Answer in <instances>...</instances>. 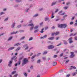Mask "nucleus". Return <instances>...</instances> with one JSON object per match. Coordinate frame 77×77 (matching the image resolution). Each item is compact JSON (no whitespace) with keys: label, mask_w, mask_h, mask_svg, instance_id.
Returning a JSON list of instances; mask_svg holds the SVG:
<instances>
[{"label":"nucleus","mask_w":77,"mask_h":77,"mask_svg":"<svg viewBox=\"0 0 77 77\" xmlns=\"http://www.w3.org/2000/svg\"><path fill=\"white\" fill-rule=\"evenodd\" d=\"M12 39V37H10L8 39V41H10V40H11Z\"/></svg>","instance_id":"obj_25"},{"label":"nucleus","mask_w":77,"mask_h":77,"mask_svg":"<svg viewBox=\"0 0 77 77\" xmlns=\"http://www.w3.org/2000/svg\"><path fill=\"white\" fill-rule=\"evenodd\" d=\"M63 41L64 42V44H65V45L67 44H68L67 43V42H66V41H65V40H63Z\"/></svg>","instance_id":"obj_21"},{"label":"nucleus","mask_w":77,"mask_h":77,"mask_svg":"<svg viewBox=\"0 0 77 77\" xmlns=\"http://www.w3.org/2000/svg\"><path fill=\"white\" fill-rule=\"evenodd\" d=\"M54 34H55V32H53L51 34V36H54Z\"/></svg>","instance_id":"obj_45"},{"label":"nucleus","mask_w":77,"mask_h":77,"mask_svg":"<svg viewBox=\"0 0 77 77\" xmlns=\"http://www.w3.org/2000/svg\"><path fill=\"white\" fill-rule=\"evenodd\" d=\"M38 30H39L38 29L36 30H35L34 32V33H36V32H38Z\"/></svg>","instance_id":"obj_33"},{"label":"nucleus","mask_w":77,"mask_h":77,"mask_svg":"<svg viewBox=\"0 0 77 77\" xmlns=\"http://www.w3.org/2000/svg\"><path fill=\"white\" fill-rule=\"evenodd\" d=\"M25 47H26L25 48V50H27L29 48V47L27 46V45H24Z\"/></svg>","instance_id":"obj_9"},{"label":"nucleus","mask_w":77,"mask_h":77,"mask_svg":"<svg viewBox=\"0 0 77 77\" xmlns=\"http://www.w3.org/2000/svg\"><path fill=\"white\" fill-rule=\"evenodd\" d=\"M38 14H36L34 16V17H38Z\"/></svg>","instance_id":"obj_38"},{"label":"nucleus","mask_w":77,"mask_h":77,"mask_svg":"<svg viewBox=\"0 0 77 77\" xmlns=\"http://www.w3.org/2000/svg\"><path fill=\"white\" fill-rule=\"evenodd\" d=\"M5 14V13L3 12H2L0 13V14L1 15H2V14Z\"/></svg>","instance_id":"obj_53"},{"label":"nucleus","mask_w":77,"mask_h":77,"mask_svg":"<svg viewBox=\"0 0 77 77\" xmlns=\"http://www.w3.org/2000/svg\"><path fill=\"white\" fill-rule=\"evenodd\" d=\"M38 28V26H36L35 27L34 29H36Z\"/></svg>","instance_id":"obj_35"},{"label":"nucleus","mask_w":77,"mask_h":77,"mask_svg":"<svg viewBox=\"0 0 77 77\" xmlns=\"http://www.w3.org/2000/svg\"><path fill=\"white\" fill-rule=\"evenodd\" d=\"M70 4V2H67L66 3V5H69Z\"/></svg>","instance_id":"obj_36"},{"label":"nucleus","mask_w":77,"mask_h":77,"mask_svg":"<svg viewBox=\"0 0 77 77\" xmlns=\"http://www.w3.org/2000/svg\"><path fill=\"white\" fill-rule=\"evenodd\" d=\"M69 76H70V74L67 75H66V77H69Z\"/></svg>","instance_id":"obj_48"},{"label":"nucleus","mask_w":77,"mask_h":77,"mask_svg":"<svg viewBox=\"0 0 77 77\" xmlns=\"http://www.w3.org/2000/svg\"><path fill=\"white\" fill-rule=\"evenodd\" d=\"M60 38V37H57L56 38V40H58Z\"/></svg>","instance_id":"obj_43"},{"label":"nucleus","mask_w":77,"mask_h":77,"mask_svg":"<svg viewBox=\"0 0 77 77\" xmlns=\"http://www.w3.org/2000/svg\"><path fill=\"white\" fill-rule=\"evenodd\" d=\"M51 14V18H54V16L53 15V14L52 13Z\"/></svg>","instance_id":"obj_24"},{"label":"nucleus","mask_w":77,"mask_h":77,"mask_svg":"<svg viewBox=\"0 0 77 77\" xmlns=\"http://www.w3.org/2000/svg\"><path fill=\"white\" fill-rule=\"evenodd\" d=\"M57 55H54V56L53 57L54 58H56V57H57Z\"/></svg>","instance_id":"obj_46"},{"label":"nucleus","mask_w":77,"mask_h":77,"mask_svg":"<svg viewBox=\"0 0 77 77\" xmlns=\"http://www.w3.org/2000/svg\"><path fill=\"white\" fill-rule=\"evenodd\" d=\"M75 18V17H73L72 18V19H71L72 20H74V19Z\"/></svg>","instance_id":"obj_52"},{"label":"nucleus","mask_w":77,"mask_h":77,"mask_svg":"<svg viewBox=\"0 0 77 77\" xmlns=\"http://www.w3.org/2000/svg\"><path fill=\"white\" fill-rule=\"evenodd\" d=\"M33 39V38L32 37H31L29 39V41H31V40H32Z\"/></svg>","instance_id":"obj_50"},{"label":"nucleus","mask_w":77,"mask_h":77,"mask_svg":"<svg viewBox=\"0 0 77 77\" xmlns=\"http://www.w3.org/2000/svg\"><path fill=\"white\" fill-rule=\"evenodd\" d=\"M30 68L31 69H33V67L32 66H31V67H30Z\"/></svg>","instance_id":"obj_57"},{"label":"nucleus","mask_w":77,"mask_h":77,"mask_svg":"<svg viewBox=\"0 0 77 77\" xmlns=\"http://www.w3.org/2000/svg\"><path fill=\"white\" fill-rule=\"evenodd\" d=\"M40 62H41V60H38L37 63H40Z\"/></svg>","instance_id":"obj_37"},{"label":"nucleus","mask_w":77,"mask_h":77,"mask_svg":"<svg viewBox=\"0 0 77 77\" xmlns=\"http://www.w3.org/2000/svg\"><path fill=\"white\" fill-rule=\"evenodd\" d=\"M71 68H73L74 69H75L76 68V67H75V66H71Z\"/></svg>","instance_id":"obj_26"},{"label":"nucleus","mask_w":77,"mask_h":77,"mask_svg":"<svg viewBox=\"0 0 77 77\" xmlns=\"http://www.w3.org/2000/svg\"><path fill=\"white\" fill-rule=\"evenodd\" d=\"M75 40H77V37H75Z\"/></svg>","instance_id":"obj_58"},{"label":"nucleus","mask_w":77,"mask_h":77,"mask_svg":"<svg viewBox=\"0 0 77 77\" xmlns=\"http://www.w3.org/2000/svg\"><path fill=\"white\" fill-rule=\"evenodd\" d=\"M54 37H51L48 38V39L49 40H53L54 39Z\"/></svg>","instance_id":"obj_12"},{"label":"nucleus","mask_w":77,"mask_h":77,"mask_svg":"<svg viewBox=\"0 0 77 77\" xmlns=\"http://www.w3.org/2000/svg\"><path fill=\"white\" fill-rule=\"evenodd\" d=\"M40 54H41V53H38L37 55V56H39Z\"/></svg>","instance_id":"obj_56"},{"label":"nucleus","mask_w":77,"mask_h":77,"mask_svg":"<svg viewBox=\"0 0 77 77\" xmlns=\"http://www.w3.org/2000/svg\"><path fill=\"white\" fill-rule=\"evenodd\" d=\"M48 20V18H46L45 19V21H46L47 20Z\"/></svg>","instance_id":"obj_42"},{"label":"nucleus","mask_w":77,"mask_h":77,"mask_svg":"<svg viewBox=\"0 0 77 77\" xmlns=\"http://www.w3.org/2000/svg\"><path fill=\"white\" fill-rule=\"evenodd\" d=\"M47 53V51H44V53H43V54H45Z\"/></svg>","instance_id":"obj_28"},{"label":"nucleus","mask_w":77,"mask_h":77,"mask_svg":"<svg viewBox=\"0 0 77 77\" xmlns=\"http://www.w3.org/2000/svg\"><path fill=\"white\" fill-rule=\"evenodd\" d=\"M21 45V43H18L17 44H16L14 46H18V45Z\"/></svg>","instance_id":"obj_10"},{"label":"nucleus","mask_w":77,"mask_h":77,"mask_svg":"<svg viewBox=\"0 0 77 77\" xmlns=\"http://www.w3.org/2000/svg\"><path fill=\"white\" fill-rule=\"evenodd\" d=\"M48 29V27H46L45 28V30H47Z\"/></svg>","instance_id":"obj_62"},{"label":"nucleus","mask_w":77,"mask_h":77,"mask_svg":"<svg viewBox=\"0 0 77 77\" xmlns=\"http://www.w3.org/2000/svg\"><path fill=\"white\" fill-rule=\"evenodd\" d=\"M74 23V22H72L70 23V25H72V24H73Z\"/></svg>","instance_id":"obj_41"},{"label":"nucleus","mask_w":77,"mask_h":77,"mask_svg":"<svg viewBox=\"0 0 77 77\" xmlns=\"http://www.w3.org/2000/svg\"><path fill=\"white\" fill-rule=\"evenodd\" d=\"M8 18H7L6 19H5V20L4 21H8Z\"/></svg>","instance_id":"obj_47"},{"label":"nucleus","mask_w":77,"mask_h":77,"mask_svg":"<svg viewBox=\"0 0 77 77\" xmlns=\"http://www.w3.org/2000/svg\"><path fill=\"white\" fill-rule=\"evenodd\" d=\"M76 34H77L76 33H75L74 35L73 34V33H71L70 35V36H75V35H76Z\"/></svg>","instance_id":"obj_15"},{"label":"nucleus","mask_w":77,"mask_h":77,"mask_svg":"<svg viewBox=\"0 0 77 77\" xmlns=\"http://www.w3.org/2000/svg\"><path fill=\"white\" fill-rule=\"evenodd\" d=\"M17 33H18V31H16V32H12L11 33V35H12V34H16Z\"/></svg>","instance_id":"obj_17"},{"label":"nucleus","mask_w":77,"mask_h":77,"mask_svg":"<svg viewBox=\"0 0 77 77\" xmlns=\"http://www.w3.org/2000/svg\"><path fill=\"white\" fill-rule=\"evenodd\" d=\"M57 65V63L56 62H54L53 63V66H55Z\"/></svg>","instance_id":"obj_18"},{"label":"nucleus","mask_w":77,"mask_h":77,"mask_svg":"<svg viewBox=\"0 0 77 77\" xmlns=\"http://www.w3.org/2000/svg\"><path fill=\"white\" fill-rule=\"evenodd\" d=\"M17 75H18V74H16L14 76V77H17Z\"/></svg>","instance_id":"obj_51"},{"label":"nucleus","mask_w":77,"mask_h":77,"mask_svg":"<svg viewBox=\"0 0 77 77\" xmlns=\"http://www.w3.org/2000/svg\"><path fill=\"white\" fill-rule=\"evenodd\" d=\"M56 2H53L52 5H51V6H53L54 5H56Z\"/></svg>","instance_id":"obj_16"},{"label":"nucleus","mask_w":77,"mask_h":77,"mask_svg":"<svg viewBox=\"0 0 77 77\" xmlns=\"http://www.w3.org/2000/svg\"><path fill=\"white\" fill-rule=\"evenodd\" d=\"M21 27V25H20L17 26V28H20V27Z\"/></svg>","instance_id":"obj_31"},{"label":"nucleus","mask_w":77,"mask_h":77,"mask_svg":"<svg viewBox=\"0 0 77 77\" xmlns=\"http://www.w3.org/2000/svg\"><path fill=\"white\" fill-rule=\"evenodd\" d=\"M75 26H77V23H76L75 24Z\"/></svg>","instance_id":"obj_64"},{"label":"nucleus","mask_w":77,"mask_h":77,"mask_svg":"<svg viewBox=\"0 0 77 77\" xmlns=\"http://www.w3.org/2000/svg\"><path fill=\"white\" fill-rule=\"evenodd\" d=\"M28 62V60L27 58H24L22 63V65L23 66L25 64H26Z\"/></svg>","instance_id":"obj_2"},{"label":"nucleus","mask_w":77,"mask_h":77,"mask_svg":"<svg viewBox=\"0 0 77 77\" xmlns=\"http://www.w3.org/2000/svg\"><path fill=\"white\" fill-rule=\"evenodd\" d=\"M58 11H59L58 9H56L55 11V12H57Z\"/></svg>","instance_id":"obj_54"},{"label":"nucleus","mask_w":77,"mask_h":77,"mask_svg":"<svg viewBox=\"0 0 77 77\" xmlns=\"http://www.w3.org/2000/svg\"><path fill=\"white\" fill-rule=\"evenodd\" d=\"M71 55L70 56V58H72L73 57H74L75 55L74 54V53L73 52H71Z\"/></svg>","instance_id":"obj_4"},{"label":"nucleus","mask_w":77,"mask_h":77,"mask_svg":"<svg viewBox=\"0 0 77 77\" xmlns=\"http://www.w3.org/2000/svg\"><path fill=\"white\" fill-rule=\"evenodd\" d=\"M77 74V72H75L72 74V75L73 76H74V75H75L76 74Z\"/></svg>","instance_id":"obj_30"},{"label":"nucleus","mask_w":77,"mask_h":77,"mask_svg":"<svg viewBox=\"0 0 77 77\" xmlns=\"http://www.w3.org/2000/svg\"><path fill=\"white\" fill-rule=\"evenodd\" d=\"M44 28L42 29H41V31L40 32V33H42L43 32H44Z\"/></svg>","instance_id":"obj_20"},{"label":"nucleus","mask_w":77,"mask_h":77,"mask_svg":"<svg viewBox=\"0 0 77 77\" xmlns=\"http://www.w3.org/2000/svg\"><path fill=\"white\" fill-rule=\"evenodd\" d=\"M24 38H25V37H23L21 38L20 39V40H23V39H24Z\"/></svg>","instance_id":"obj_27"},{"label":"nucleus","mask_w":77,"mask_h":77,"mask_svg":"<svg viewBox=\"0 0 77 77\" xmlns=\"http://www.w3.org/2000/svg\"><path fill=\"white\" fill-rule=\"evenodd\" d=\"M68 7H64L63 8L64 9H68Z\"/></svg>","instance_id":"obj_32"},{"label":"nucleus","mask_w":77,"mask_h":77,"mask_svg":"<svg viewBox=\"0 0 77 77\" xmlns=\"http://www.w3.org/2000/svg\"><path fill=\"white\" fill-rule=\"evenodd\" d=\"M15 23H13L11 26L12 28H13L14 27V26H15Z\"/></svg>","instance_id":"obj_23"},{"label":"nucleus","mask_w":77,"mask_h":77,"mask_svg":"<svg viewBox=\"0 0 77 77\" xmlns=\"http://www.w3.org/2000/svg\"><path fill=\"white\" fill-rule=\"evenodd\" d=\"M47 35H44L43 37H41V39H44V38H46V37H47Z\"/></svg>","instance_id":"obj_13"},{"label":"nucleus","mask_w":77,"mask_h":77,"mask_svg":"<svg viewBox=\"0 0 77 77\" xmlns=\"http://www.w3.org/2000/svg\"><path fill=\"white\" fill-rule=\"evenodd\" d=\"M72 38H70L68 40L69 41V43L70 44H71V43H72Z\"/></svg>","instance_id":"obj_7"},{"label":"nucleus","mask_w":77,"mask_h":77,"mask_svg":"<svg viewBox=\"0 0 77 77\" xmlns=\"http://www.w3.org/2000/svg\"><path fill=\"white\" fill-rule=\"evenodd\" d=\"M20 47H18L16 50V51H18V50H20Z\"/></svg>","instance_id":"obj_14"},{"label":"nucleus","mask_w":77,"mask_h":77,"mask_svg":"<svg viewBox=\"0 0 77 77\" xmlns=\"http://www.w3.org/2000/svg\"><path fill=\"white\" fill-rule=\"evenodd\" d=\"M54 48V46L53 45H50L48 46V49H53V48Z\"/></svg>","instance_id":"obj_3"},{"label":"nucleus","mask_w":77,"mask_h":77,"mask_svg":"<svg viewBox=\"0 0 77 77\" xmlns=\"http://www.w3.org/2000/svg\"><path fill=\"white\" fill-rule=\"evenodd\" d=\"M15 72H16V71H15L13 72H12V74H15Z\"/></svg>","instance_id":"obj_40"},{"label":"nucleus","mask_w":77,"mask_h":77,"mask_svg":"<svg viewBox=\"0 0 77 77\" xmlns=\"http://www.w3.org/2000/svg\"><path fill=\"white\" fill-rule=\"evenodd\" d=\"M33 28H34V26L31 27L30 28V30H32L33 29Z\"/></svg>","instance_id":"obj_22"},{"label":"nucleus","mask_w":77,"mask_h":77,"mask_svg":"<svg viewBox=\"0 0 77 77\" xmlns=\"http://www.w3.org/2000/svg\"><path fill=\"white\" fill-rule=\"evenodd\" d=\"M23 57H21L20 58L19 60H22L23 59Z\"/></svg>","instance_id":"obj_44"},{"label":"nucleus","mask_w":77,"mask_h":77,"mask_svg":"<svg viewBox=\"0 0 77 77\" xmlns=\"http://www.w3.org/2000/svg\"><path fill=\"white\" fill-rule=\"evenodd\" d=\"M67 16V15H65V16H63V17L64 18V17H66Z\"/></svg>","instance_id":"obj_63"},{"label":"nucleus","mask_w":77,"mask_h":77,"mask_svg":"<svg viewBox=\"0 0 77 77\" xmlns=\"http://www.w3.org/2000/svg\"><path fill=\"white\" fill-rule=\"evenodd\" d=\"M65 13H63V14H61V15H65Z\"/></svg>","instance_id":"obj_59"},{"label":"nucleus","mask_w":77,"mask_h":77,"mask_svg":"<svg viewBox=\"0 0 77 77\" xmlns=\"http://www.w3.org/2000/svg\"><path fill=\"white\" fill-rule=\"evenodd\" d=\"M17 59V57H16L15 56H14L11 58V60H15V59Z\"/></svg>","instance_id":"obj_5"},{"label":"nucleus","mask_w":77,"mask_h":77,"mask_svg":"<svg viewBox=\"0 0 77 77\" xmlns=\"http://www.w3.org/2000/svg\"><path fill=\"white\" fill-rule=\"evenodd\" d=\"M67 26L66 24H58V27L59 28H61V29H62V28H66Z\"/></svg>","instance_id":"obj_1"},{"label":"nucleus","mask_w":77,"mask_h":77,"mask_svg":"<svg viewBox=\"0 0 77 77\" xmlns=\"http://www.w3.org/2000/svg\"><path fill=\"white\" fill-rule=\"evenodd\" d=\"M63 53H62L60 55V57H62V56H63Z\"/></svg>","instance_id":"obj_49"},{"label":"nucleus","mask_w":77,"mask_h":77,"mask_svg":"<svg viewBox=\"0 0 77 77\" xmlns=\"http://www.w3.org/2000/svg\"><path fill=\"white\" fill-rule=\"evenodd\" d=\"M28 26H32V27L34 26V25H33V24L31 23L29 24L28 25Z\"/></svg>","instance_id":"obj_11"},{"label":"nucleus","mask_w":77,"mask_h":77,"mask_svg":"<svg viewBox=\"0 0 77 77\" xmlns=\"http://www.w3.org/2000/svg\"><path fill=\"white\" fill-rule=\"evenodd\" d=\"M15 48V47H11L9 48L8 50V51H10V50H14Z\"/></svg>","instance_id":"obj_6"},{"label":"nucleus","mask_w":77,"mask_h":77,"mask_svg":"<svg viewBox=\"0 0 77 77\" xmlns=\"http://www.w3.org/2000/svg\"><path fill=\"white\" fill-rule=\"evenodd\" d=\"M69 60H67L65 63L66 64L67 63H68V62H69Z\"/></svg>","instance_id":"obj_34"},{"label":"nucleus","mask_w":77,"mask_h":77,"mask_svg":"<svg viewBox=\"0 0 77 77\" xmlns=\"http://www.w3.org/2000/svg\"><path fill=\"white\" fill-rule=\"evenodd\" d=\"M36 57V55H34L32 57L31 59H34V58H35Z\"/></svg>","instance_id":"obj_29"},{"label":"nucleus","mask_w":77,"mask_h":77,"mask_svg":"<svg viewBox=\"0 0 77 77\" xmlns=\"http://www.w3.org/2000/svg\"><path fill=\"white\" fill-rule=\"evenodd\" d=\"M60 20V19H57L55 20L56 21H59V20Z\"/></svg>","instance_id":"obj_55"},{"label":"nucleus","mask_w":77,"mask_h":77,"mask_svg":"<svg viewBox=\"0 0 77 77\" xmlns=\"http://www.w3.org/2000/svg\"><path fill=\"white\" fill-rule=\"evenodd\" d=\"M24 75H25V77H27V73H25L24 74Z\"/></svg>","instance_id":"obj_39"},{"label":"nucleus","mask_w":77,"mask_h":77,"mask_svg":"<svg viewBox=\"0 0 77 77\" xmlns=\"http://www.w3.org/2000/svg\"><path fill=\"white\" fill-rule=\"evenodd\" d=\"M43 59V60H45V57H43L42 58Z\"/></svg>","instance_id":"obj_60"},{"label":"nucleus","mask_w":77,"mask_h":77,"mask_svg":"<svg viewBox=\"0 0 77 77\" xmlns=\"http://www.w3.org/2000/svg\"><path fill=\"white\" fill-rule=\"evenodd\" d=\"M59 32H56L55 33V36L58 35H59Z\"/></svg>","instance_id":"obj_19"},{"label":"nucleus","mask_w":77,"mask_h":77,"mask_svg":"<svg viewBox=\"0 0 77 77\" xmlns=\"http://www.w3.org/2000/svg\"><path fill=\"white\" fill-rule=\"evenodd\" d=\"M52 29H54L55 28L54 27V26H53L52 28Z\"/></svg>","instance_id":"obj_61"},{"label":"nucleus","mask_w":77,"mask_h":77,"mask_svg":"<svg viewBox=\"0 0 77 77\" xmlns=\"http://www.w3.org/2000/svg\"><path fill=\"white\" fill-rule=\"evenodd\" d=\"M12 61H10L9 62V64H8V66L9 67H11V65H12Z\"/></svg>","instance_id":"obj_8"}]
</instances>
